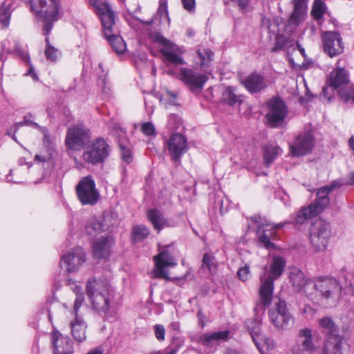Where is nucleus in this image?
Returning <instances> with one entry per match:
<instances>
[{
    "label": "nucleus",
    "mask_w": 354,
    "mask_h": 354,
    "mask_svg": "<svg viewBox=\"0 0 354 354\" xmlns=\"http://www.w3.org/2000/svg\"><path fill=\"white\" fill-rule=\"evenodd\" d=\"M31 11L44 23L43 32L46 37L45 55L48 60L55 62L59 50L49 42L50 34L54 23L59 19V0H30Z\"/></svg>",
    "instance_id": "nucleus-1"
},
{
    "label": "nucleus",
    "mask_w": 354,
    "mask_h": 354,
    "mask_svg": "<svg viewBox=\"0 0 354 354\" xmlns=\"http://www.w3.org/2000/svg\"><path fill=\"white\" fill-rule=\"evenodd\" d=\"M286 266V260L279 256H273L269 267L264 266L263 273L260 276V288L259 290V301L258 307L265 310L272 301L274 281L281 277Z\"/></svg>",
    "instance_id": "nucleus-2"
},
{
    "label": "nucleus",
    "mask_w": 354,
    "mask_h": 354,
    "mask_svg": "<svg viewBox=\"0 0 354 354\" xmlns=\"http://www.w3.org/2000/svg\"><path fill=\"white\" fill-rule=\"evenodd\" d=\"M86 293L93 309L106 316L111 299L114 296L113 287L107 282L97 280L95 277H90L86 283Z\"/></svg>",
    "instance_id": "nucleus-3"
},
{
    "label": "nucleus",
    "mask_w": 354,
    "mask_h": 354,
    "mask_svg": "<svg viewBox=\"0 0 354 354\" xmlns=\"http://www.w3.org/2000/svg\"><path fill=\"white\" fill-rule=\"evenodd\" d=\"M340 180H334L330 185L319 188L317 191V198L315 203L308 207H302L295 217L296 225H301L308 219L321 213L329 204L328 194L335 189L342 186Z\"/></svg>",
    "instance_id": "nucleus-4"
},
{
    "label": "nucleus",
    "mask_w": 354,
    "mask_h": 354,
    "mask_svg": "<svg viewBox=\"0 0 354 354\" xmlns=\"http://www.w3.org/2000/svg\"><path fill=\"white\" fill-rule=\"evenodd\" d=\"M68 284L71 285V289L75 292L76 298L73 304V308L70 310V328L73 338L78 342H84L86 338L87 324L82 316L79 313L80 308L84 302V295L82 288L68 280Z\"/></svg>",
    "instance_id": "nucleus-5"
},
{
    "label": "nucleus",
    "mask_w": 354,
    "mask_h": 354,
    "mask_svg": "<svg viewBox=\"0 0 354 354\" xmlns=\"http://www.w3.org/2000/svg\"><path fill=\"white\" fill-rule=\"evenodd\" d=\"M313 289L315 290L313 299L319 297L322 301L335 304L341 297L342 288L339 283L332 278H320L313 283Z\"/></svg>",
    "instance_id": "nucleus-6"
},
{
    "label": "nucleus",
    "mask_w": 354,
    "mask_h": 354,
    "mask_svg": "<svg viewBox=\"0 0 354 354\" xmlns=\"http://www.w3.org/2000/svg\"><path fill=\"white\" fill-rule=\"evenodd\" d=\"M251 219L257 225V234L259 243L267 249L274 248V244L270 240L276 236L277 230L283 227L286 223H271L259 215H255Z\"/></svg>",
    "instance_id": "nucleus-7"
},
{
    "label": "nucleus",
    "mask_w": 354,
    "mask_h": 354,
    "mask_svg": "<svg viewBox=\"0 0 354 354\" xmlns=\"http://www.w3.org/2000/svg\"><path fill=\"white\" fill-rule=\"evenodd\" d=\"M267 124L272 128L282 127L288 115V107L285 102L280 97H272L267 102Z\"/></svg>",
    "instance_id": "nucleus-8"
},
{
    "label": "nucleus",
    "mask_w": 354,
    "mask_h": 354,
    "mask_svg": "<svg viewBox=\"0 0 354 354\" xmlns=\"http://www.w3.org/2000/svg\"><path fill=\"white\" fill-rule=\"evenodd\" d=\"M328 225L322 220H316L310 229L309 239L313 249L316 252L324 251L330 237Z\"/></svg>",
    "instance_id": "nucleus-9"
},
{
    "label": "nucleus",
    "mask_w": 354,
    "mask_h": 354,
    "mask_svg": "<svg viewBox=\"0 0 354 354\" xmlns=\"http://www.w3.org/2000/svg\"><path fill=\"white\" fill-rule=\"evenodd\" d=\"M77 196L80 203L85 205H94L100 199V195L95 186V180L91 176L83 177L75 188Z\"/></svg>",
    "instance_id": "nucleus-10"
},
{
    "label": "nucleus",
    "mask_w": 354,
    "mask_h": 354,
    "mask_svg": "<svg viewBox=\"0 0 354 354\" xmlns=\"http://www.w3.org/2000/svg\"><path fill=\"white\" fill-rule=\"evenodd\" d=\"M109 153V145L104 140L97 138L87 145L82 155V158L84 162L94 165L103 162Z\"/></svg>",
    "instance_id": "nucleus-11"
},
{
    "label": "nucleus",
    "mask_w": 354,
    "mask_h": 354,
    "mask_svg": "<svg viewBox=\"0 0 354 354\" xmlns=\"http://www.w3.org/2000/svg\"><path fill=\"white\" fill-rule=\"evenodd\" d=\"M269 317L272 324L278 329L287 330L295 322L294 317L289 313L285 301L279 299L274 307L269 311Z\"/></svg>",
    "instance_id": "nucleus-12"
},
{
    "label": "nucleus",
    "mask_w": 354,
    "mask_h": 354,
    "mask_svg": "<svg viewBox=\"0 0 354 354\" xmlns=\"http://www.w3.org/2000/svg\"><path fill=\"white\" fill-rule=\"evenodd\" d=\"M171 245L164 246L159 245V254L153 257L155 262V271L154 277L156 278H161L168 279V272L166 270L167 268L174 267L176 265V259L171 254L170 249Z\"/></svg>",
    "instance_id": "nucleus-13"
},
{
    "label": "nucleus",
    "mask_w": 354,
    "mask_h": 354,
    "mask_svg": "<svg viewBox=\"0 0 354 354\" xmlns=\"http://www.w3.org/2000/svg\"><path fill=\"white\" fill-rule=\"evenodd\" d=\"M86 261V254L81 247L75 248L65 254L60 259V267L68 273L76 272Z\"/></svg>",
    "instance_id": "nucleus-14"
},
{
    "label": "nucleus",
    "mask_w": 354,
    "mask_h": 354,
    "mask_svg": "<svg viewBox=\"0 0 354 354\" xmlns=\"http://www.w3.org/2000/svg\"><path fill=\"white\" fill-rule=\"evenodd\" d=\"M315 146L314 134L311 130L300 133L290 144L293 156H301L310 153Z\"/></svg>",
    "instance_id": "nucleus-15"
},
{
    "label": "nucleus",
    "mask_w": 354,
    "mask_h": 354,
    "mask_svg": "<svg viewBox=\"0 0 354 354\" xmlns=\"http://www.w3.org/2000/svg\"><path fill=\"white\" fill-rule=\"evenodd\" d=\"M89 139V130L76 125L68 128L65 142L68 149L77 151L87 145Z\"/></svg>",
    "instance_id": "nucleus-16"
},
{
    "label": "nucleus",
    "mask_w": 354,
    "mask_h": 354,
    "mask_svg": "<svg viewBox=\"0 0 354 354\" xmlns=\"http://www.w3.org/2000/svg\"><path fill=\"white\" fill-rule=\"evenodd\" d=\"M179 79L189 88L192 92L201 91L205 84L208 80V76L192 68H180L179 73Z\"/></svg>",
    "instance_id": "nucleus-17"
},
{
    "label": "nucleus",
    "mask_w": 354,
    "mask_h": 354,
    "mask_svg": "<svg viewBox=\"0 0 354 354\" xmlns=\"http://www.w3.org/2000/svg\"><path fill=\"white\" fill-rule=\"evenodd\" d=\"M315 349L312 330L308 328L299 330L292 354H311Z\"/></svg>",
    "instance_id": "nucleus-18"
},
{
    "label": "nucleus",
    "mask_w": 354,
    "mask_h": 354,
    "mask_svg": "<svg viewBox=\"0 0 354 354\" xmlns=\"http://www.w3.org/2000/svg\"><path fill=\"white\" fill-rule=\"evenodd\" d=\"M167 146L171 159L180 162L182 156L188 149L186 138L180 133H173L167 141Z\"/></svg>",
    "instance_id": "nucleus-19"
},
{
    "label": "nucleus",
    "mask_w": 354,
    "mask_h": 354,
    "mask_svg": "<svg viewBox=\"0 0 354 354\" xmlns=\"http://www.w3.org/2000/svg\"><path fill=\"white\" fill-rule=\"evenodd\" d=\"M324 52L333 57L341 54L344 50V44L340 35L337 32H326L322 35Z\"/></svg>",
    "instance_id": "nucleus-20"
},
{
    "label": "nucleus",
    "mask_w": 354,
    "mask_h": 354,
    "mask_svg": "<svg viewBox=\"0 0 354 354\" xmlns=\"http://www.w3.org/2000/svg\"><path fill=\"white\" fill-rule=\"evenodd\" d=\"M114 240L111 236H103L92 243V253L95 259H106L112 252Z\"/></svg>",
    "instance_id": "nucleus-21"
},
{
    "label": "nucleus",
    "mask_w": 354,
    "mask_h": 354,
    "mask_svg": "<svg viewBox=\"0 0 354 354\" xmlns=\"http://www.w3.org/2000/svg\"><path fill=\"white\" fill-rule=\"evenodd\" d=\"M156 41L163 46L164 48L160 50V52L167 61L171 64H184L183 58L176 53V52L179 50V48H177L172 41L160 34L156 36Z\"/></svg>",
    "instance_id": "nucleus-22"
},
{
    "label": "nucleus",
    "mask_w": 354,
    "mask_h": 354,
    "mask_svg": "<svg viewBox=\"0 0 354 354\" xmlns=\"http://www.w3.org/2000/svg\"><path fill=\"white\" fill-rule=\"evenodd\" d=\"M90 4L95 9L100 16L103 28L109 31V28L115 21V14L110 6L103 0H89Z\"/></svg>",
    "instance_id": "nucleus-23"
},
{
    "label": "nucleus",
    "mask_w": 354,
    "mask_h": 354,
    "mask_svg": "<svg viewBox=\"0 0 354 354\" xmlns=\"http://www.w3.org/2000/svg\"><path fill=\"white\" fill-rule=\"evenodd\" d=\"M289 278L292 286L297 291L304 290L310 299H313V293L309 290L313 288L315 281L308 280L304 272L297 268H293L290 270Z\"/></svg>",
    "instance_id": "nucleus-24"
},
{
    "label": "nucleus",
    "mask_w": 354,
    "mask_h": 354,
    "mask_svg": "<svg viewBox=\"0 0 354 354\" xmlns=\"http://www.w3.org/2000/svg\"><path fill=\"white\" fill-rule=\"evenodd\" d=\"M108 29L109 31H106V29L103 28L104 34L112 49L118 54L124 53L127 50L126 43L118 35V30L115 26V22L113 21V24Z\"/></svg>",
    "instance_id": "nucleus-25"
},
{
    "label": "nucleus",
    "mask_w": 354,
    "mask_h": 354,
    "mask_svg": "<svg viewBox=\"0 0 354 354\" xmlns=\"http://www.w3.org/2000/svg\"><path fill=\"white\" fill-rule=\"evenodd\" d=\"M53 345L55 354H71L73 353V342L71 339L54 332L52 335Z\"/></svg>",
    "instance_id": "nucleus-26"
},
{
    "label": "nucleus",
    "mask_w": 354,
    "mask_h": 354,
    "mask_svg": "<svg viewBox=\"0 0 354 354\" xmlns=\"http://www.w3.org/2000/svg\"><path fill=\"white\" fill-rule=\"evenodd\" d=\"M230 331L225 330L222 331L207 333L201 335L196 340L197 343L210 347L221 342H225L229 339Z\"/></svg>",
    "instance_id": "nucleus-27"
},
{
    "label": "nucleus",
    "mask_w": 354,
    "mask_h": 354,
    "mask_svg": "<svg viewBox=\"0 0 354 354\" xmlns=\"http://www.w3.org/2000/svg\"><path fill=\"white\" fill-rule=\"evenodd\" d=\"M241 84L251 93H257L266 87V82L263 76L252 73L241 80Z\"/></svg>",
    "instance_id": "nucleus-28"
},
{
    "label": "nucleus",
    "mask_w": 354,
    "mask_h": 354,
    "mask_svg": "<svg viewBox=\"0 0 354 354\" xmlns=\"http://www.w3.org/2000/svg\"><path fill=\"white\" fill-rule=\"evenodd\" d=\"M340 61L337 63V67L331 72L329 77V84L337 88L349 82V76L347 71L339 66Z\"/></svg>",
    "instance_id": "nucleus-29"
},
{
    "label": "nucleus",
    "mask_w": 354,
    "mask_h": 354,
    "mask_svg": "<svg viewBox=\"0 0 354 354\" xmlns=\"http://www.w3.org/2000/svg\"><path fill=\"white\" fill-rule=\"evenodd\" d=\"M307 0H294V10L289 19V24L297 26L306 16Z\"/></svg>",
    "instance_id": "nucleus-30"
},
{
    "label": "nucleus",
    "mask_w": 354,
    "mask_h": 354,
    "mask_svg": "<svg viewBox=\"0 0 354 354\" xmlns=\"http://www.w3.org/2000/svg\"><path fill=\"white\" fill-rule=\"evenodd\" d=\"M342 337L340 335L328 336L323 347L324 354H342Z\"/></svg>",
    "instance_id": "nucleus-31"
},
{
    "label": "nucleus",
    "mask_w": 354,
    "mask_h": 354,
    "mask_svg": "<svg viewBox=\"0 0 354 354\" xmlns=\"http://www.w3.org/2000/svg\"><path fill=\"white\" fill-rule=\"evenodd\" d=\"M147 217L151 223L153 228L159 232L168 225L167 221L162 214L156 209H149L147 212Z\"/></svg>",
    "instance_id": "nucleus-32"
},
{
    "label": "nucleus",
    "mask_w": 354,
    "mask_h": 354,
    "mask_svg": "<svg viewBox=\"0 0 354 354\" xmlns=\"http://www.w3.org/2000/svg\"><path fill=\"white\" fill-rule=\"evenodd\" d=\"M223 100L230 106L234 104H240L243 101V96L242 95L237 94L236 92V88L230 86L225 88L222 95Z\"/></svg>",
    "instance_id": "nucleus-33"
},
{
    "label": "nucleus",
    "mask_w": 354,
    "mask_h": 354,
    "mask_svg": "<svg viewBox=\"0 0 354 354\" xmlns=\"http://www.w3.org/2000/svg\"><path fill=\"white\" fill-rule=\"evenodd\" d=\"M106 230V227L103 221L96 218H91L86 226V232L91 236H95Z\"/></svg>",
    "instance_id": "nucleus-34"
},
{
    "label": "nucleus",
    "mask_w": 354,
    "mask_h": 354,
    "mask_svg": "<svg viewBox=\"0 0 354 354\" xmlns=\"http://www.w3.org/2000/svg\"><path fill=\"white\" fill-rule=\"evenodd\" d=\"M261 322L259 318H254L253 320L248 321L246 326L250 330L251 337L260 352H263L262 348L260 346V343L258 342V338L260 336L259 328Z\"/></svg>",
    "instance_id": "nucleus-35"
},
{
    "label": "nucleus",
    "mask_w": 354,
    "mask_h": 354,
    "mask_svg": "<svg viewBox=\"0 0 354 354\" xmlns=\"http://www.w3.org/2000/svg\"><path fill=\"white\" fill-rule=\"evenodd\" d=\"M43 133L44 144L48 148V153L47 155H36L35 157V160L48 164L51 162L53 149V147L50 146L52 142L47 130L46 129H44Z\"/></svg>",
    "instance_id": "nucleus-36"
},
{
    "label": "nucleus",
    "mask_w": 354,
    "mask_h": 354,
    "mask_svg": "<svg viewBox=\"0 0 354 354\" xmlns=\"http://www.w3.org/2000/svg\"><path fill=\"white\" fill-rule=\"evenodd\" d=\"M263 151L264 160L267 167L270 166L282 153V150L278 146L274 145L265 146Z\"/></svg>",
    "instance_id": "nucleus-37"
},
{
    "label": "nucleus",
    "mask_w": 354,
    "mask_h": 354,
    "mask_svg": "<svg viewBox=\"0 0 354 354\" xmlns=\"http://www.w3.org/2000/svg\"><path fill=\"white\" fill-rule=\"evenodd\" d=\"M319 324L323 329L324 333L328 336L339 335L337 326L331 318L325 317L319 320Z\"/></svg>",
    "instance_id": "nucleus-38"
},
{
    "label": "nucleus",
    "mask_w": 354,
    "mask_h": 354,
    "mask_svg": "<svg viewBox=\"0 0 354 354\" xmlns=\"http://www.w3.org/2000/svg\"><path fill=\"white\" fill-rule=\"evenodd\" d=\"M10 3L4 1L0 7V27L5 28L8 27L10 20L11 11Z\"/></svg>",
    "instance_id": "nucleus-39"
},
{
    "label": "nucleus",
    "mask_w": 354,
    "mask_h": 354,
    "mask_svg": "<svg viewBox=\"0 0 354 354\" xmlns=\"http://www.w3.org/2000/svg\"><path fill=\"white\" fill-rule=\"evenodd\" d=\"M149 229L145 225H136L132 229V241L134 243L140 242L149 235Z\"/></svg>",
    "instance_id": "nucleus-40"
},
{
    "label": "nucleus",
    "mask_w": 354,
    "mask_h": 354,
    "mask_svg": "<svg viewBox=\"0 0 354 354\" xmlns=\"http://www.w3.org/2000/svg\"><path fill=\"white\" fill-rule=\"evenodd\" d=\"M218 268L215 257L210 253H205L203 257L202 268H206L211 274H214Z\"/></svg>",
    "instance_id": "nucleus-41"
},
{
    "label": "nucleus",
    "mask_w": 354,
    "mask_h": 354,
    "mask_svg": "<svg viewBox=\"0 0 354 354\" xmlns=\"http://www.w3.org/2000/svg\"><path fill=\"white\" fill-rule=\"evenodd\" d=\"M324 13V4L319 0H315L311 11L313 18L315 20H319L322 18Z\"/></svg>",
    "instance_id": "nucleus-42"
},
{
    "label": "nucleus",
    "mask_w": 354,
    "mask_h": 354,
    "mask_svg": "<svg viewBox=\"0 0 354 354\" xmlns=\"http://www.w3.org/2000/svg\"><path fill=\"white\" fill-rule=\"evenodd\" d=\"M198 57L201 58V66H203L208 64L212 60L213 53L209 49L207 48H198L197 50Z\"/></svg>",
    "instance_id": "nucleus-43"
},
{
    "label": "nucleus",
    "mask_w": 354,
    "mask_h": 354,
    "mask_svg": "<svg viewBox=\"0 0 354 354\" xmlns=\"http://www.w3.org/2000/svg\"><path fill=\"white\" fill-rule=\"evenodd\" d=\"M156 17L160 21L163 19L169 20L168 10H167V0H159V6L156 13Z\"/></svg>",
    "instance_id": "nucleus-44"
},
{
    "label": "nucleus",
    "mask_w": 354,
    "mask_h": 354,
    "mask_svg": "<svg viewBox=\"0 0 354 354\" xmlns=\"http://www.w3.org/2000/svg\"><path fill=\"white\" fill-rule=\"evenodd\" d=\"M140 131L146 136L154 137L156 136V128L151 122H143L141 124Z\"/></svg>",
    "instance_id": "nucleus-45"
},
{
    "label": "nucleus",
    "mask_w": 354,
    "mask_h": 354,
    "mask_svg": "<svg viewBox=\"0 0 354 354\" xmlns=\"http://www.w3.org/2000/svg\"><path fill=\"white\" fill-rule=\"evenodd\" d=\"M153 330L155 337L158 342H162L165 341L166 330L163 325L159 324H155L153 326Z\"/></svg>",
    "instance_id": "nucleus-46"
},
{
    "label": "nucleus",
    "mask_w": 354,
    "mask_h": 354,
    "mask_svg": "<svg viewBox=\"0 0 354 354\" xmlns=\"http://www.w3.org/2000/svg\"><path fill=\"white\" fill-rule=\"evenodd\" d=\"M119 146L120 149L121 157L123 161L128 164L131 162L133 160V155L130 149L122 143H120Z\"/></svg>",
    "instance_id": "nucleus-47"
},
{
    "label": "nucleus",
    "mask_w": 354,
    "mask_h": 354,
    "mask_svg": "<svg viewBox=\"0 0 354 354\" xmlns=\"http://www.w3.org/2000/svg\"><path fill=\"white\" fill-rule=\"evenodd\" d=\"M237 275L243 281L248 280L251 276L250 267L248 264H245L243 267L239 268L237 271Z\"/></svg>",
    "instance_id": "nucleus-48"
},
{
    "label": "nucleus",
    "mask_w": 354,
    "mask_h": 354,
    "mask_svg": "<svg viewBox=\"0 0 354 354\" xmlns=\"http://www.w3.org/2000/svg\"><path fill=\"white\" fill-rule=\"evenodd\" d=\"M339 95L345 102H348L351 99L354 102V88H341L339 91Z\"/></svg>",
    "instance_id": "nucleus-49"
},
{
    "label": "nucleus",
    "mask_w": 354,
    "mask_h": 354,
    "mask_svg": "<svg viewBox=\"0 0 354 354\" xmlns=\"http://www.w3.org/2000/svg\"><path fill=\"white\" fill-rule=\"evenodd\" d=\"M286 44V39L282 35H277L275 39V44L272 49V52H277L282 50Z\"/></svg>",
    "instance_id": "nucleus-50"
},
{
    "label": "nucleus",
    "mask_w": 354,
    "mask_h": 354,
    "mask_svg": "<svg viewBox=\"0 0 354 354\" xmlns=\"http://www.w3.org/2000/svg\"><path fill=\"white\" fill-rule=\"evenodd\" d=\"M258 342L260 343V346L262 348L263 352H261L262 354L265 353L264 346L266 347V350H270L274 348V342L272 339L269 338H264L263 339L260 338V336L258 338Z\"/></svg>",
    "instance_id": "nucleus-51"
},
{
    "label": "nucleus",
    "mask_w": 354,
    "mask_h": 354,
    "mask_svg": "<svg viewBox=\"0 0 354 354\" xmlns=\"http://www.w3.org/2000/svg\"><path fill=\"white\" fill-rule=\"evenodd\" d=\"M183 8L190 13L195 12L196 1L195 0H181Z\"/></svg>",
    "instance_id": "nucleus-52"
},
{
    "label": "nucleus",
    "mask_w": 354,
    "mask_h": 354,
    "mask_svg": "<svg viewBox=\"0 0 354 354\" xmlns=\"http://www.w3.org/2000/svg\"><path fill=\"white\" fill-rule=\"evenodd\" d=\"M197 317L198 319V323L201 328H203L206 325L205 322V315L203 314L202 310L199 308L197 312Z\"/></svg>",
    "instance_id": "nucleus-53"
},
{
    "label": "nucleus",
    "mask_w": 354,
    "mask_h": 354,
    "mask_svg": "<svg viewBox=\"0 0 354 354\" xmlns=\"http://www.w3.org/2000/svg\"><path fill=\"white\" fill-rule=\"evenodd\" d=\"M28 124H31L35 127H39L37 123L33 122H28V120H25L23 122H18V123L15 124V131H16L20 127H22L24 125H28Z\"/></svg>",
    "instance_id": "nucleus-54"
},
{
    "label": "nucleus",
    "mask_w": 354,
    "mask_h": 354,
    "mask_svg": "<svg viewBox=\"0 0 354 354\" xmlns=\"http://www.w3.org/2000/svg\"><path fill=\"white\" fill-rule=\"evenodd\" d=\"M26 75L30 76L35 82L38 80V76L34 71V68L32 65L30 66L28 71L26 73Z\"/></svg>",
    "instance_id": "nucleus-55"
},
{
    "label": "nucleus",
    "mask_w": 354,
    "mask_h": 354,
    "mask_svg": "<svg viewBox=\"0 0 354 354\" xmlns=\"http://www.w3.org/2000/svg\"><path fill=\"white\" fill-rule=\"evenodd\" d=\"M166 93H167V96L168 97L171 98V102H170L171 104H175L174 100H176V98L177 97V94L174 92L167 91V90L166 91Z\"/></svg>",
    "instance_id": "nucleus-56"
},
{
    "label": "nucleus",
    "mask_w": 354,
    "mask_h": 354,
    "mask_svg": "<svg viewBox=\"0 0 354 354\" xmlns=\"http://www.w3.org/2000/svg\"><path fill=\"white\" fill-rule=\"evenodd\" d=\"M233 1L237 2L239 6L240 7H241L242 8H245L249 2V0H233Z\"/></svg>",
    "instance_id": "nucleus-57"
},
{
    "label": "nucleus",
    "mask_w": 354,
    "mask_h": 354,
    "mask_svg": "<svg viewBox=\"0 0 354 354\" xmlns=\"http://www.w3.org/2000/svg\"><path fill=\"white\" fill-rule=\"evenodd\" d=\"M13 170H10L9 174L6 176V180L8 182H13V183H19L18 180H12L11 176L13 175Z\"/></svg>",
    "instance_id": "nucleus-58"
},
{
    "label": "nucleus",
    "mask_w": 354,
    "mask_h": 354,
    "mask_svg": "<svg viewBox=\"0 0 354 354\" xmlns=\"http://www.w3.org/2000/svg\"><path fill=\"white\" fill-rule=\"evenodd\" d=\"M87 354H103V352L100 349L95 348Z\"/></svg>",
    "instance_id": "nucleus-59"
},
{
    "label": "nucleus",
    "mask_w": 354,
    "mask_h": 354,
    "mask_svg": "<svg viewBox=\"0 0 354 354\" xmlns=\"http://www.w3.org/2000/svg\"><path fill=\"white\" fill-rule=\"evenodd\" d=\"M176 353H177L176 349H171L169 352H168L166 354H176ZM151 354H161V353L160 351H158V352L151 353Z\"/></svg>",
    "instance_id": "nucleus-60"
},
{
    "label": "nucleus",
    "mask_w": 354,
    "mask_h": 354,
    "mask_svg": "<svg viewBox=\"0 0 354 354\" xmlns=\"http://www.w3.org/2000/svg\"><path fill=\"white\" fill-rule=\"evenodd\" d=\"M349 146L352 150L354 151V138L351 137L348 141Z\"/></svg>",
    "instance_id": "nucleus-61"
},
{
    "label": "nucleus",
    "mask_w": 354,
    "mask_h": 354,
    "mask_svg": "<svg viewBox=\"0 0 354 354\" xmlns=\"http://www.w3.org/2000/svg\"><path fill=\"white\" fill-rule=\"evenodd\" d=\"M226 354H240V353L238 351H236V350L230 349V350H227Z\"/></svg>",
    "instance_id": "nucleus-62"
},
{
    "label": "nucleus",
    "mask_w": 354,
    "mask_h": 354,
    "mask_svg": "<svg viewBox=\"0 0 354 354\" xmlns=\"http://www.w3.org/2000/svg\"><path fill=\"white\" fill-rule=\"evenodd\" d=\"M348 183L351 185H354V172L351 174V180Z\"/></svg>",
    "instance_id": "nucleus-63"
},
{
    "label": "nucleus",
    "mask_w": 354,
    "mask_h": 354,
    "mask_svg": "<svg viewBox=\"0 0 354 354\" xmlns=\"http://www.w3.org/2000/svg\"><path fill=\"white\" fill-rule=\"evenodd\" d=\"M12 139H13L15 141L17 142V138H16L15 135H13V136H12Z\"/></svg>",
    "instance_id": "nucleus-64"
}]
</instances>
